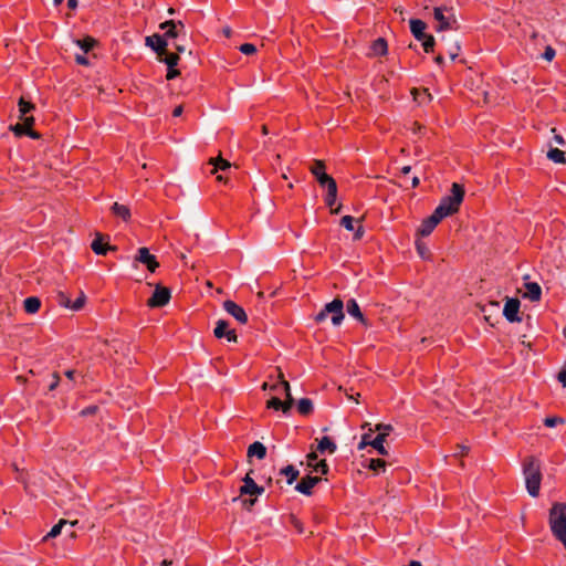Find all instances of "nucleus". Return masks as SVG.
Segmentation results:
<instances>
[{"instance_id":"f257e3e1","label":"nucleus","mask_w":566,"mask_h":566,"mask_svg":"<svg viewBox=\"0 0 566 566\" xmlns=\"http://www.w3.org/2000/svg\"><path fill=\"white\" fill-rule=\"evenodd\" d=\"M523 474L528 494L533 497L538 496L542 481L539 461L534 457H527L523 462Z\"/></svg>"},{"instance_id":"f03ea898","label":"nucleus","mask_w":566,"mask_h":566,"mask_svg":"<svg viewBox=\"0 0 566 566\" xmlns=\"http://www.w3.org/2000/svg\"><path fill=\"white\" fill-rule=\"evenodd\" d=\"M464 198V188L460 184H452L451 193L441 199L439 206L436 208L437 214L443 218L454 214L459 211L460 205Z\"/></svg>"},{"instance_id":"7ed1b4c3","label":"nucleus","mask_w":566,"mask_h":566,"mask_svg":"<svg viewBox=\"0 0 566 566\" xmlns=\"http://www.w3.org/2000/svg\"><path fill=\"white\" fill-rule=\"evenodd\" d=\"M549 527L558 541L566 538V504H553L549 510Z\"/></svg>"},{"instance_id":"20e7f679","label":"nucleus","mask_w":566,"mask_h":566,"mask_svg":"<svg viewBox=\"0 0 566 566\" xmlns=\"http://www.w3.org/2000/svg\"><path fill=\"white\" fill-rule=\"evenodd\" d=\"M331 315V321L334 326H339L344 321V302L336 297L332 302L325 304L323 310L315 315V322L322 323L327 316Z\"/></svg>"},{"instance_id":"39448f33","label":"nucleus","mask_w":566,"mask_h":566,"mask_svg":"<svg viewBox=\"0 0 566 566\" xmlns=\"http://www.w3.org/2000/svg\"><path fill=\"white\" fill-rule=\"evenodd\" d=\"M444 11H448V8L436 7L433 9V17L438 21L436 28L438 32L458 28V22L453 14L446 15Z\"/></svg>"},{"instance_id":"423d86ee","label":"nucleus","mask_w":566,"mask_h":566,"mask_svg":"<svg viewBox=\"0 0 566 566\" xmlns=\"http://www.w3.org/2000/svg\"><path fill=\"white\" fill-rule=\"evenodd\" d=\"M171 294L168 287L157 285L151 297L148 298L147 305L149 307H163L170 301Z\"/></svg>"},{"instance_id":"0eeeda50","label":"nucleus","mask_w":566,"mask_h":566,"mask_svg":"<svg viewBox=\"0 0 566 566\" xmlns=\"http://www.w3.org/2000/svg\"><path fill=\"white\" fill-rule=\"evenodd\" d=\"M159 28L165 31L164 34H160V35L165 36L166 40L175 39L181 34L182 35L186 34L185 24L182 23V21L176 22L174 20H168V21L160 23Z\"/></svg>"},{"instance_id":"6e6552de","label":"nucleus","mask_w":566,"mask_h":566,"mask_svg":"<svg viewBox=\"0 0 566 566\" xmlns=\"http://www.w3.org/2000/svg\"><path fill=\"white\" fill-rule=\"evenodd\" d=\"M520 305H521V303H520L518 298H515V297L506 298L504 310H503V315L510 323H515V322L522 321V318L518 316Z\"/></svg>"},{"instance_id":"1a4fd4ad","label":"nucleus","mask_w":566,"mask_h":566,"mask_svg":"<svg viewBox=\"0 0 566 566\" xmlns=\"http://www.w3.org/2000/svg\"><path fill=\"white\" fill-rule=\"evenodd\" d=\"M223 310L231 315L233 318H235L240 324H247L248 323V315L244 311V308L240 305H238L235 302L231 300H227L223 302Z\"/></svg>"},{"instance_id":"9d476101","label":"nucleus","mask_w":566,"mask_h":566,"mask_svg":"<svg viewBox=\"0 0 566 566\" xmlns=\"http://www.w3.org/2000/svg\"><path fill=\"white\" fill-rule=\"evenodd\" d=\"M310 170L315 176L321 187H325V185L333 179L332 176L326 174L325 164L323 160L315 159L310 167Z\"/></svg>"},{"instance_id":"9b49d317","label":"nucleus","mask_w":566,"mask_h":566,"mask_svg":"<svg viewBox=\"0 0 566 566\" xmlns=\"http://www.w3.org/2000/svg\"><path fill=\"white\" fill-rule=\"evenodd\" d=\"M213 335L217 338L226 337L228 342L235 343L238 340V336L234 329L229 328V323L224 319H219L216 324Z\"/></svg>"},{"instance_id":"f8f14e48","label":"nucleus","mask_w":566,"mask_h":566,"mask_svg":"<svg viewBox=\"0 0 566 566\" xmlns=\"http://www.w3.org/2000/svg\"><path fill=\"white\" fill-rule=\"evenodd\" d=\"M145 42L147 46L151 48L157 53L158 57H161L164 54H166L168 42L166 41L165 36H161L160 34H153L146 36Z\"/></svg>"},{"instance_id":"ddd939ff","label":"nucleus","mask_w":566,"mask_h":566,"mask_svg":"<svg viewBox=\"0 0 566 566\" xmlns=\"http://www.w3.org/2000/svg\"><path fill=\"white\" fill-rule=\"evenodd\" d=\"M442 219L444 218L441 214H437V210L434 209L432 214L422 221L418 230V233L421 237H428L429 234H431V232L434 230V228L440 223Z\"/></svg>"},{"instance_id":"4468645a","label":"nucleus","mask_w":566,"mask_h":566,"mask_svg":"<svg viewBox=\"0 0 566 566\" xmlns=\"http://www.w3.org/2000/svg\"><path fill=\"white\" fill-rule=\"evenodd\" d=\"M135 260L145 264L151 273H154L159 266L155 255L150 254L149 250L145 247L138 249Z\"/></svg>"},{"instance_id":"2eb2a0df","label":"nucleus","mask_w":566,"mask_h":566,"mask_svg":"<svg viewBox=\"0 0 566 566\" xmlns=\"http://www.w3.org/2000/svg\"><path fill=\"white\" fill-rule=\"evenodd\" d=\"M321 481L319 476L306 475L295 485V490L304 495H312L313 488Z\"/></svg>"},{"instance_id":"dca6fc26","label":"nucleus","mask_w":566,"mask_h":566,"mask_svg":"<svg viewBox=\"0 0 566 566\" xmlns=\"http://www.w3.org/2000/svg\"><path fill=\"white\" fill-rule=\"evenodd\" d=\"M91 248L97 255H105L108 251L116 250V247L109 245L108 242H104V235L101 233H96Z\"/></svg>"},{"instance_id":"f3484780","label":"nucleus","mask_w":566,"mask_h":566,"mask_svg":"<svg viewBox=\"0 0 566 566\" xmlns=\"http://www.w3.org/2000/svg\"><path fill=\"white\" fill-rule=\"evenodd\" d=\"M346 310L350 316H353L354 318L359 321L363 325L369 326V323L363 315L360 307H359L358 303L356 302V300H354V298L348 300L347 304H346Z\"/></svg>"},{"instance_id":"a211bd4d","label":"nucleus","mask_w":566,"mask_h":566,"mask_svg":"<svg viewBox=\"0 0 566 566\" xmlns=\"http://www.w3.org/2000/svg\"><path fill=\"white\" fill-rule=\"evenodd\" d=\"M525 293L523 297L528 298L532 302H538L542 296V289L536 282H527L524 284Z\"/></svg>"},{"instance_id":"6ab92c4d","label":"nucleus","mask_w":566,"mask_h":566,"mask_svg":"<svg viewBox=\"0 0 566 566\" xmlns=\"http://www.w3.org/2000/svg\"><path fill=\"white\" fill-rule=\"evenodd\" d=\"M427 29L426 22L419 19H411L410 20V31L412 35L418 40L421 41L423 38H426L427 33L424 32Z\"/></svg>"},{"instance_id":"aec40b11","label":"nucleus","mask_w":566,"mask_h":566,"mask_svg":"<svg viewBox=\"0 0 566 566\" xmlns=\"http://www.w3.org/2000/svg\"><path fill=\"white\" fill-rule=\"evenodd\" d=\"M280 378H281V385L285 392V401H283V403H284L283 413L286 415L290 412V410L292 409V407L294 405V398L292 397V394H291L290 384H289V381L283 379L282 373H280Z\"/></svg>"},{"instance_id":"412c9836","label":"nucleus","mask_w":566,"mask_h":566,"mask_svg":"<svg viewBox=\"0 0 566 566\" xmlns=\"http://www.w3.org/2000/svg\"><path fill=\"white\" fill-rule=\"evenodd\" d=\"M248 457H256L262 460L266 457V448L263 443L255 441L248 448Z\"/></svg>"},{"instance_id":"4be33fe9","label":"nucleus","mask_w":566,"mask_h":566,"mask_svg":"<svg viewBox=\"0 0 566 566\" xmlns=\"http://www.w3.org/2000/svg\"><path fill=\"white\" fill-rule=\"evenodd\" d=\"M337 447L336 443L327 436L323 437L317 444V451L324 453L327 451L328 453H334Z\"/></svg>"},{"instance_id":"5701e85b","label":"nucleus","mask_w":566,"mask_h":566,"mask_svg":"<svg viewBox=\"0 0 566 566\" xmlns=\"http://www.w3.org/2000/svg\"><path fill=\"white\" fill-rule=\"evenodd\" d=\"M386 437H387V432H380L370 442V446L381 455H387L388 454L387 449L384 447V442L386 440Z\"/></svg>"},{"instance_id":"b1692460","label":"nucleus","mask_w":566,"mask_h":566,"mask_svg":"<svg viewBox=\"0 0 566 566\" xmlns=\"http://www.w3.org/2000/svg\"><path fill=\"white\" fill-rule=\"evenodd\" d=\"M112 213L124 221H128L130 219V210L127 206L115 202L112 208Z\"/></svg>"},{"instance_id":"393cba45","label":"nucleus","mask_w":566,"mask_h":566,"mask_svg":"<svg viewBox=\"0 0 566 566\" xmlns=\"http://www.w3.org/2000/svg\"><path fill=\"white\" fill-rule=\"evenodd\" d=\"M209 165L212 166L211 174H216L219 170L226 171L231 167V164L222 157L210 158Z\"/></svg>"},{"instance_id":"a878e982","label":"nucleus","mask_w":566,"mask_h":566,"mask_svg":"<svg viewBox=\"0 0 566 566\" xmlns=\"http://www.w3.org/2000/svg\"><path fill=\"white\" fill-rule=\"evenodd\" d=\"M24 311L29 314L36 313L41 307V301L36 296L27 297L23 302Z\"/></svg>"},{"instance_id":"bb28decb","label":"nucleus","mask_w":566,"mask_h":566,"mask_svg":"<svg viewBox=\"0 0 566 566\" xmlns=\"http://www.w3.org/2000/svg\"><path fill=\"white\" fill-rule=\"evenodd\" d=\"M77 524V521L75 522H71L69 523L66 520H61L57 524H55L51 531L44 536L43 541H46L48 538L50 537H56L57 535L61 534L62 532V528L65 526V525H69L71 528Z\"/></svg>"},{"instance_id":"cd10ccee","label":"nucleus","mask_w":566,"mask_h":566,"mask_svg":"<svg viewBox=\"0 0 566 566\" xmlns=\"http://www.w3.org/2000/svg\"><path fill=\"white\" fill-rule=\"evenodd\" d=\"M255 481L248 473L243 478V485L240 488V495L249 494L253 495V490H255Z\"/></svg>"},{"instance_id":"c85d7f7f","label":"nucleus","mask_w":566,"mask_h":566,"mask_svg":"<svg viewBox=\"0 0 566 566\" xmlns=\"http://www.w3.org/2000/svg\"><path fill=\"white\" fill-rule=\"evenodd\" d=\"M371 49L375 55L384 56L387 54L388 45L384 38H378L374 41Z\"/></svg>"},{"instance_id":"c756f323","label":"nucleus","mask_w":566,"mask_h":566,"mask_svg":"<svg viewBox=\"0 0 566 566\" xmlns=\"http://www.w3.org/2000/svg\"><path fill=\"white\" fill-rule=\"evenodd\" d=\"M280 474L285 475L287 478V484H292L298 478L300 472L297 469L294 468V465L290 464L281 469Z\"/></svg>"},{"instance_id":"7c9ffc66","label":"nucleus","mask_w":566,"mask_h":566,"mask_svg":"<svg viewBox=\"0 0 566 566\" xmlns=\"http://www.w3.org/2000/svg\"><path fill=\"white\" fill-rule=\"evenodd\" d=\"M314 407H313V402L311 399L308 398H302L298 400L297 402V411L302 415V416H308L310 413H312Z\"/></svg>"},{"instance_id":"2f4dec72","label":"nucleus","mask_w":566,"mask_h":566,"mask_svg":"<svg viewBox=\"0 0 566 566\" xmlns=\"http://www.w3.org/2000/svg\"><path fill=\"white\" fill-rule=\"evenodd\" d=\"M547 158L556 164H565V153L558 148H551L547 153Z\"/></svg>"},{"instance_id":"473e14b6","label":"nucleus","mask_w":566,"mask_h":566,"mask_svg":"<svg viewBox=\"0 0 566 566\" xmlns=\"http://www.w3.org/2000/svg\"><path fill=\"white\" fill-rule=\"evenodd\" d=\"M160 62H164L167 67H176L180 57L178 53H168L164 54L161 57H158Z\"/></svg>"},{"instance_id":"72a5a7b5","label":"nucleus","mask_w":566,"mask_h":566,"mask_svg":"<svg viewBox=\"0 0 566 566\" xmlns=\"http://www.w3.org/2000/svg\"><path fill=\"white\" fill-rule=\"evenodd\" d=\"M96 44L95 39L86 36L82 40H77V45L83 50L84 53L90 52Z\"/></svg>"},{"instance_id":"f704fd0d","label":"nucleus","mask_w":566,"mask_h":566,"mask_svg":"<svg viewBox=\"0 0 566 566\" xmlns=\"http://www.w3.org/2000/svg\"><path fill=\"white\" fill-rule=\"evenodd\" d=\"M386 461L382 459H369L368 460V468L377 473L380 471H385L386 469Z\"/></svg>"},{"instance_id":"c9c22d12","label":"nucleus","mask_w":566,"mask_h":566,"mask_svg":"<svg viewBox=\"0 0 566 566\" xmlns=\"http://www.w3.org/2000/svg\"><path fill=\"white\" fill-rule=\"evenodd\" d=\"M421 42H422V48H423L424 52L430 53L433 51L434 45H436V40H434L433 35L427 34L426 38H423L421 40Z\"/></svg>"},{"instance_id":"e433bc0d","label":"nucleus","mask_w":566,"mask_h":566,"mask_svg":"<svg viewBox=\"0 0 566 566\" xmlns=\"http://www.w3.org/2000/svg\"><path fill=\"white\" fill-rule=\"evenodd\" d=\"M566 419L558 416L547 417L544 419V424L548 428H553L557 424H564Z\"/></svg>"},{"instance_id":"4c0bfd02","label":"nucleus","mask_w":566,"mask_h":566,"mask_svg":"<svg viewBox=\"0 0 566 566\" xmlns=\"http://www.w3.org/2000/svg\"><path fill=\"white\" fill-rule=\"evenodd\" d=\"M266 408L283 411L284 403L280 398L272 397L271 399L268 400Z\"/></svg>"},{"instance_id":"58836bf2","label":"nucleus","mask_w":566,"mask_h":566,"mask_svg":"<svg viewBox=\"0 0 566 566\" xmlns=\"http://www.w3.org/2000/svg\"><path fill=\"white\" fill-rule=\"evenodd\" d=\"M336 198L337 197H329V195H327V193L325 197V202H326L327 207L331 208V213H333V214H338L342 209V205H338L336 208H333V206L336 201Z\"/></svg>"},{"instance_id":"ea45409f","label":"nucleus","mask_w":566,"mask_h":566,"mask_svg":"<svg viewBox=\"0 0 566 566\" xmlns=\"http://www.w3.org/2000/svg\"><path fill=\"white\" fill-rule=\"evenodd\" d=\"M33 108H34V105L32 103L25 102L23 98H20V101H19V111H20L22 116L27 115Z\"/></svg>"},{"instance_id":"a19ab883","label":"nucleus","mask_w":566,"mask_h":566,"mask_svg":"<svg viewBox=\"0 0 566 566\" xmlns=\"http://www.w3.org/2000/svg\"><path fill=\"white\" fill-rule=\"evenodd\" d=\"M460 49V44L454 42L448 49H446V53L451 60H454L459 55Z\"/></svg>"},{"instance_id":"79ce46f5","label":"nucleus","mask_w":566,"mask_h":566,"mask_svg":"<svg viewBox=\"0 0 566 566\" xmlns=\"http://www.w3.org/2000/svg\"><path fill=\"white\" fill-rule=\"evenodd\" d=\"M354 223H355V219L352 216H344L340 219V226L344 227L348 231L354 230Z\"/></svg>"},{"instance_id":"37998d69","label":"nucleus","mask_w":566,"mask_h":566,"mask_svg":"<svg viewBox=\"0 0 566 566\" xmlns=\"http://www.w3.org/2000/svg\"><path fill=\"white\" fill-rule=\"evenodd\" d=\"M312 468L315 472H319L321 474H327L329 470L326 460H321L319 462L315 463Z\"/></svg>"},{"instance_id":"c03bdc74","label":"nucleus","mask_w":566,"mask_h":566,"mask_svg":"<svg viewBox=\"0 0 566 566\" xmlns=\"http://www.w3.org/2000/svg\"><path fill=\"white\" fill-rule=\"evenodd\" d=\"M85 301H86V296H85V294L82 292V293L80 294V296H78L74 302H72V303H71V304H72V305H71V310H73V311H80V310L84 306Z\"/></svg>"},{"instance_id":"a18cd8bd","label":"nucleus","mask_w":566,"mask_h":566,"mask_svg":"<svg viewBox=\"0 0 566 566\" xmlns=\"http://www.w3.org/2000/svg\"><path fill=\"white\" fill-rule=\"evenodd\" d=\"M241 53L252 55L256 52V46L252 43H243L239 46Z\"/></svg>"},{"instance_id":"49530a36","label":"nucleus","mask_w":566,"mask_h":566,"mask_svg":"<svg viewBox=\"0 0 566 566\" xmlns=\"http://www.w3.org/2000/svg\"><path fill=\"white\" fill-rule=\"evenodd\" d=\"M56 298H57L59 305L64 306L66 308H71V305H72L71 303L72 302H71V300L69 298V296L65 293L60 292L57 294Z\"/></svg>"},{"instance_id":"de8ad7c7","label":"nucleus","mask_w":566,"mask_h":566,"mask_svg":"<svg viewBox=\"0 0 566 566\" xmlns=\"http://www.w3.org/2000/svg\"><path fill=\"white\" fill-rule=\"evenodd\" d=\"M324 188L327 189V195H329V197H337V184L334 178L327 182Z\"/></svg>"},{"instance_id":"09e8293b","label":"nucleus","mask_w":566,"mask_h":566,"mask_svg":"<svg viewBox=\"0 0 566 566\" xmlns=\"http://www.w3.org/2000/svg\"><path fill=\"white\" fill-rule=\"evenodd\" d=\"M11 130L17 135V136H22V135H28V132H29V128H27L23 124H15L13 126H11Z\"/></svg>"},{"instance_id":"8fccbe9b","label":"nucleus","mask_w":566,"mask_h":566,"mask_svg":"<svg viewBox=\"0 0 566 566\" xmlns=\"http://www.w3.org/2000/svg\"><path fill=\"white\" fill-rule=\"evenodd\" d=\"M51 378H52V380H51V382L49 384V387H48L49 391L55 390L57 388V386L60 385V380H61L60 375L57 373H53L51 375Z\"/></svg>"},{"instance_id":"3c124183","label":"nucleus","mask_w":566,"mask_h":566,"mask_svg":"<svg viewBox=\"0 0 566 566\" xmlns=\"http://www.w3.org/2000/svg\"><path fill=\"white\" fill-rule=\"evenodd\" d=\"M557 379L563 385V387H566V361L564 363L560 371L558 373Z\"/></svg>"},{"instance_id":"603ef678","label":"nucleus","mask_w":566,"mask_h":566,"mask_svg":"<svg viewBox=\"0 0 566 566\" xmlns=\"http://www.w3.org/2000/svg\"><path fill=\"white\" fill-rule=\"evenodd\" d=\"M97 411V406H88L81 410L80 416L82 417H88L94 415Z\"/></svg>"},{"instance_id":"864d4df0","label":"nucleus","mask_w":566,"mask_h":566,"mask_svg":"<svg viewBox=\"0 0 566 566\" xmlns=\"http://www.w3.org/2000/svg\"><path fill=\"white\" fill-rule=\"evenodd\" d=\"M179 75H180V72L176 67H167L166 78L168 81L174 80V78H176Z\"/></svg>"},{"instance_id":"5fc2aeb1","label":"nucleus","mask_w":566,"mask_h":566,"mask_svg":"<svg viewBox=\"0 0 566 566\" xmlns=\"http://www.w3.org/2000/svg\"><path fill=\"white\" fill-rule=\"evenodd\" d=\"M376 431H378V433L387 432V436H388L392 431V426L391 424H385V423H378L376 426Z\"/></svg>"},{"instance_id":"6e6d98bb","label":"nucleus","mask_w":566,"mask_h":566,"mask_svg":"<svg viewBox=\"0 0 566 566\" xmlns=\"http://www.w3.org/2000/svg\"><path fill=\"white\" fill-rule=\"evenodd\" d=\"M555 56V50L552 48V46H546L544 53H543V57L546 60V61H552Z\"/></svg>"},{"instance_id":"4d7b16f0","label":"nucleus","mask_w":566,"mask_h":566,"mask_svg":"<svg viewBox=\"0 0 566 566\" xmlns=\"http://www.w3.org/2000/svg\"><path fill=\"white\" fill-rule=\"evenodd\" d=\"M306 458H307V465L312 468L315 464L314 462L317 460V454L315 452H311L307 454Z\"/></svg>"},{"instance_id":"13d9d810","label":"nucleus","mask_w":566,"mask_h":566,"mask_svg":"<svg viewBox=\"0 0 566 566\" xmlns=\"http://www.w3.org/2000/svg\"><path fill=\"white\" fill-rule=\"evenodd\" d=\"M457 449H458L459 451H457V452L454 453V455H455V457H458V455H464V454H467V453H468V451H469V448H468V447H465V446H462V444H458V446H457Z\"/></svg>"},{"instance_id":"bf43d9fd","label":"nucleus","mask_w":566,"mask_h":566,"mask_svg":"<svg viewBox=\"0 0 566 566\" xmlns=\"http://www.w3.org/2000/svg\"><path fill=\"white\" fill-rule=\"evenodd\" d=\"M417 250L422 258H424L426 253L428 252L427 247L421 242H417Z\"/></svg>"},{"instance_id":"052dcab7","label":"nucleus","mask_w":566,"mask_h":566,"mask_svg":"<svg viewBox=\"0 0 566 566\" xmlns=\"http://www.w3.org/2000/svg\"><path fill=\"white\" fill-rule=\"evenodd\" d=\"M34 124V117L33 116H29V117H23V125L31 129L32 125Z\"/></svg>"},{"instance_id":"680f3d73","label":"nucleus","mask_w":566,"mask_h":566,"mask_svg":"<svg viewBox=\"0 0 566 566\" xmlns=\"http://www.w3.org/2000/svg\"><path fill=\"white\" fill-rule=\"evenodd\" d=\"M75 61H76L78 64H81V65H88V60H87V57H86V56H84V55H80V54H77V55L75 56Z\"/></svg>"},{"instance_id":"e2e57ef3","label":"nucleus","mask_w":566,"mask_h":566,"mask_svg":"<svg viewBox=\"0 0 566 566\" xmlns=\"http://www.w3.org/2000/svg\"><path fill=\"white\" fill-rule=\"evenodd\" d=\"M363 235H364V228H363V226L359 224L354 233V239L359 240L363 238Z\"/></svg>"},{"instance_id":"0e129e2a","label":"nucleus","mask_w":566,"mask_h":566,"mask_svg":"<svg viewBox=\"0 0 566 566\" xmlns=\"http://www.w3.org/2000/svg\"><path fill=\"white\" fill-rule=\"evenodd\" d=\"M554 140L558 144V145H565V139L562 135H555L554 136Z\"/></svg>"},{"instance_id":"69168bd1","label":"nucleus","mask_w":566,"mask_h":566,"mask_svg":"<svg viewBox=\"0 0 566 566\" xmlns=\"http://www.w3.org/2000/svg\"><path fill=\"white\" fill-rule=\"evenodd\" d=\"M264 492V488L255 485V490H253V495H261Z\"/></svg>"},{"instance_id":"338daca9","label":"nucleus","mask_w":566,"mask_h":566,"mask_svg":"<svg viewBox=\"0 0 566 566\" xmlns=\"http://www.w3.org/2000/svg\"><path fill=\"white\" fill-rule=\"evenodd\" d=\"M28 136H30V137H31V138H33V139H38V138H40V134H39V133H36V132H34V130H32V129H29V132H28Z\"/></svg>"},{"instance_id":"774afa93","label":"nucleus","mask_w":566,"mask_h":566,"mask_svg":"<svg viewBox=\"0 0 566 566\" xmlns=\"http://www.w3.org/2000/svg\"><path fill=\"white\" fill-rule=\"evenodd\" d=\"M181 114H182V106H177V107L174 109V112H172V115H174L175 117L180 116Z\"/></svg>"}]
</instances>
